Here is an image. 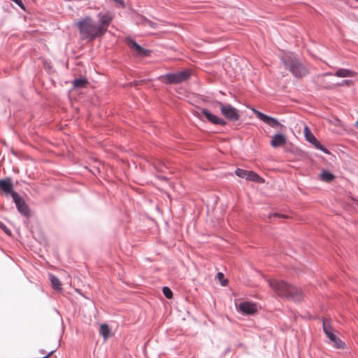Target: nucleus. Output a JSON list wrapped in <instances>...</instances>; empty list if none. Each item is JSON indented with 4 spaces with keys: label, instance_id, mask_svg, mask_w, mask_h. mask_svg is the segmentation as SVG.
Here are the masks:
<instances>
[{
    "label": "nucleus",
    "instance_id": "12",
    "mask_svg": "<svg viewBox=\"0 0 358 358\" xmlns=\"http://www.w3.org/2000/svg\"><path fill=\"white\" fill-rule=\"evenodd\" d=\"M127 44L129 47L133 49L138 55L140 56H148L149 54V50L144 49L140 45H138L135 41L133 39H129L127 41Z\"/></svg>",
    "mask_w": 358,
    "mask_h": 358
},
{
    "label": "nucleus",
    "instance_id": "2",
    "mask_svg": "<svg viewBox=\"0 0 358 358\" xmlns=\"http://www.w3.org/2000/svg\"><path fill=\"white\" fill-rule=\"evenodd\" d=\"M280 59L286 69L296 78H301L308 74L309 70L299 59L292 52H282Z\"/></svg>",
    "mask_w": 358,
    "mask_h": 358
},
{
    "label": "nucleus",
    "instance_id": "16",
    "mask_svg": "<svg viewBox=\"0 0 358 358\" xmlns=\"http://www.w3.org/2000/svg\"><path fill=\"white\" fill-rule=\"evenodd\" d=\"M322 327L324 334L331 343L336 339L337 336L334 334L331 327L326 320H323Z\"/></svg>",
    "mask_w": 358,
    "mask_h": 358
},
{
    "label": "nucleus",
    "instance_id": "4",
    "mask_svg": "<svg viewBox=\"0 0 358 358\" xmlns=\"http://www.w3.org/2000/svg\"><path fill=\"white\" fill-rule=\"evenodd\" d=\"M191 75V71L185 69L176 73H167L162 78L163 81L166 84H178L187 81L190 78Z\"/></svg>",
    "mask_w": 358,
    "mask_h": 358
},
{
    "label": "nucleus",
    "instance_id": "25",
    "mask_svg": "<svg viewBox=\"0 0 358 358\" xmlns=\"http://www.w3.org/2000/svg\"><path fill=\"white\" fill-rule=\"evenodd\" d=\"M162 292H163L164 295L167 299H171L173 297V292L169 287H164L162 289Z\"/></svg>",
    "mask_w": 358,
    "mask_h": 358
},
{
    "label": "nucleus",
    "instance_id": "20",
    "mask_svg": "<svg viewBox=\"0 0 358 358\" xmlns=\"http://www.w3.org/2000/svg\"><path fill=\"white\" fill-rule=\"evenodd\" d=\"M87 83V80L85 78H76L73 81V85L75 88H83Z\"/></svg>",
    "mask_w": 358,
    "mask_h": 358
},
{
    "label": "nucleus",
    "instance_id": "13",
    "mask_svg": "<svg viewBox=\"0 0 358 358\" xmlns=\"http://www.w3.org/2000/svg\"><path fill=\"white\" fill-rule=\"evenodd\" d=\"M0 189L6 194L13 195L15 192L13 191L12 180L10 178L0 180Z\"/></svg>",
    "mask_w": 358,
    "mask_h": 358
},
{
    "label": "nucleus",
    "instance_id": "10",
    "mask_svg": "<svg viewBox=\"0 0 358 358\" xmlns=\"http://www.w3.org/2000/svg\"><path fill=\"white\" fill-rule=\"evenodd\" d=\"M201 113L213 124L224 126L227 122L218 116L212 114L208 109L202 108Z\"/></svg>",
    "mask_w": 358,
    "mask_h": 358
},
{
    "label": "nucleus",
    "instance_id": "17",
    "mask_svg": "<svg viewBox=\"0 0 358 358\" xmlns=\"http://www.w3.org/2000/svg\"><path fill=\"white\" fill-rule=\"evenodd\" d=\"M49 279L51 282L52 288L55 290L59 291L62 289V284L60 280L54 275L50 274Z\"/></svg>",
    "mask_w": 358,
    "mask_h": 358
},
{
    "label": "nucleus",
    "instance_id": "26",
    "mask_svg": "<svg viewBox=\"0 0 358 358\" xmlns=\"http://www.w3.org/2000/svg\"><path fill=\"white\" fill-rule=\"evenodd\" d=\"M142 18V23L144 24H148L150 27H155V23L151 22L150 20H148V19H145L144 17H141Z\"/></svg>",
    "mask_w": 358,
    "mask_h": 358
},
{
    "label": "nucleus",
    "instance_id": "14",
    "mask_svg": "<svg viewBox=\"0 0 358 358\" xmlns=\"http://www.w3.org/2000/svg\"><path fill=\"white\" fill-rule=\"evenodd\" d=\"M329 73L322 74L316 77L315 82L318 84L320 87L322 88H332L335 86L331 82L327 79V76H329Z\"/></svg>",
    "mask_w": 358,
    "mask_h": 358
},
{
    "label": "nucleus",
    "instance_id": "22",
    "mask_svg": "<svg viewBox=\"0 0 358 358\" xmlns=\"http://www.w3.org/2000/svg\"><path fill=\"white\" fill-rule=\"evenodd\" d=\"M260 179H261V178L259 177V176L257 173H256L255 172L252 171H248L246 180L258 182Z\"/></svg>",
    "mask_w": 358,
    "mask_h": 358
},
{
    "label": "nucleus",
    "instance_id": "19",
    "mask_svg": "<svg viewBox=\"0 0 358 358\" xmlns=\"http://www.w3.org/2000/svg\"><path fill=\"white\" fill-rule=\"evenodd\" d=\"M334 75L337 77L345 78V77L352 76L354 75V73H353V71H352L349 69H340L336 71Z\"/></svg>",
    "mask_w": 358,
    "mask_h": 358
},
{
    "label": "nucleus",
    "instance_id": "24",
    "mask_svg": "<svg viewBox=\"0 0 358 358\" xmlns=\"http://www.w3.org/2000/svg\"><path fill=\"white\" fill-rule=\"evenodd\" d=\"M248 171H246V170H244V169H237L235 171V173L239 178H245L246 179Z\"/></svg>",
    "mask_w": 358,
    "mask_h": 358
},
{
    "label": "nucleus",
    "instance_id": "5",
    "mask_svg": "<svg viewBox=\"0 0 358 358\" xmlns=\"http://www.w3.org/2000/svg\"><path fill=\"white\" fill-rule=\"evenodd\" d=\"M217 105L220 108L222 114L230 121H237L239 120L240 115L236 108L230 104H223L222 102H217Z\"/></svg>",
    "mask_w": 358,
    "mask_h": 358
},
{
    "label": "nucleus",
    "instance_id": "18",
    "mask_svg": "<svg viewBox=\"0 0 358 358\" xmlns=\"http://www.w3.org/2000/svg\"><path fill=\"white\" fill-rule=\"evenodd\" d=\"M335 176L331 172L323 170L320 174V179L326 182H330L334 179Z\"/></svg>",
    "mask_w": 358,
    "mask_h": 358
},
{
    "label": "nucleus",
    "instance_id": "27",
    "mask_svg": "<svg viewBox=\"0 0 358 358\" xmlns=\"http://www.w3.org/2000/svg\"><path fill=\"white\" fill-rule=\"evenodd\" d=\"M352 83V81L350 80H343L342 83L336 84L335 86H343V85H350Z\"/></svg>",
    "mask_w": 358,
    "mask_h": 358
},
{
    "label": "nucleus",
    "instance_id": "28",
    "mask_svg": "<svg viewBox=\"0 0 358 358\" xmlns=\"http://www.w3.org/2000/svg\"><path fill=\"white\" fill-rule=\"evenodd\" d=\"M217 275L218 279L221 281V284L223 285H226L227 280H224L222 281V280L224 278L223 273L219 272Z\"/></svg>",
    "mask_w": 358,
    "mask_h": 358
},
{
    "label": "nucleus",
    "instance_id": "31",
    "mask_svg": "<svg viewBox=\"0 0 358 358\" xmlns=\"http://www.w3.org/2000/svg\"><path fill=\"white\" fill-rule=\"evenodd\" d=\"M113 1H115L116 3L120 5L122 7L124 6V1L123 0H113Z\"/></svg>",
    "mask_w": 358,
    "mask_h": 358
},
{
    "label": "nucleus",
    "instance_id": "6",
    "mask_svg": "<svg viewBox=\"0 0 358 358\" xmlns=\"http://www.w3.org/2000/svg\"><path fill=\"white\" fill-rule=\"evenodd\" d=\"M12 198L17 210L22 215L29 217L30 216V209L24 199L17 192L13 193Z\"/></svg>",
    "mask_w": 358,
    "mask_h": 358
},
{
    "label": "nucleus",
    "instance_id": "1",
    "mask_svg": "<svg viewBox=\"0 0 358 358\" xmlns=\"http://www.w3.org/2000/svg\"><path fill=\"white\" fill-rule=\"evenodd\" d=\"M268 285L281 298L294 301H300L303 298V293L301 288L290 285L283 280L271 279L268 280Z\"/></svg>",
    "mask_w": 358,
    "mask_h": 358
},
{
    "label": "nucleus",
    "instance_id": "32",
    "mask_svg": "<svg viewBox=\"0 0 358 358\" xmlns=\"http://www.w3.org/2000/svg\"><path fill=\"white\" fill-rule=\"evenodd\" d=\"M356 124L358 126V121L356 122Z\"/></svg>",
    "mask_w": 358,
    "mask_h": 358
},
{
    "label": "nucleus",
    "instance_id": "23",
    "mask_svg": "<svg viewBox=\"0 0 358 358\" xmlns=\"http://www.w3.org/2000/svg\"><path fill=\"white\" fill-rule=\"evenodd\" d=\"M332 343L334 347L336 349H343L345 348V343L338 337Z\"/></svg>",
    "mask_w": 358,
    "mask_h": 358
},
{
    "label": "nucleus",
    "instance_id": "15",
    "mask_svg": "<svg viewBox=\"0 0 358 358\" xmlns=\"http://www.w3.org/2000/svg\"><path fill=\"white\" fill-rule=\"evenodd\" d=\"M286 143V138L285 135L282 134H275L271 141V145L275 148L280 146H282Z\"/></svg>",
    "mask_w": 358,
    "mask_h": 358
},
{
    "label": "nucleus",
    "instance_id": "21",
    "mask_svg": "<svg viewBox=\"0 0 358 358\" xmlns=\"http://www.w3.org/2000/svg\"><path fill=\"white\" fill-rule=\"evenodd\" d=\"M110 332V329L106 324H101L100 328H99V333L103 337V338L105 340L109 337Z\"/></svg>",
    "mask_w": 358,
    "mask_h": 358
},
{
    "label": "nucleus",
    "instance_id": "11",
    "mask_svg": "<svg viewBox=\"0 0 358 358\" xmlns=\"http://www.w3.org/2000/svg\"><path fill=\"white\" fill-rule=\"evenodd\" d=\"M238 309L243 315H252L257 311L256 305L249 301L241 303L238 306Z\"/></svg>",
    "mask_w": 358,
    "mask_h": 358
},
{
    "label": "nucleus",
    "instance_id": "30",
    "mask_svg": "<svg viewBox=\"0 0 358 358\" xmlns=\"http://www.w3.org/2000/svg\"><path fill=\"white\" fill-rule=\"evenodd\" d=\"M271 217L283 218V217H285V216L283 215H280V214H278V213H273L272 215H270L269 218H271Z\"/></svg>",
    "mask_w": 358,
    "mask_h": 358
},
{
    "label": "nucleus",
    "instance_id": "9",
    "mask_svg": "<svg viewBox=\"0 0 358 358\" xmlns=\"http://www.w3.org/2000/svg\"><path fill=\"white\" fill-rule=\"evenodd\" d=\"M305 136L306 140L313 144L317 149L322 150L324 153H329L327 149H326L320 142L315 137V136L311 133L308 127H306L304 129Z\"/></svg>",
    "mask_w": 358,
    "mask_h": 358
},
{
    "label": "nucleus",
    "instance_id": "7",
    "mask_svg": "<svg viewBox=\"0 0 358 358\" xmlns=\"http://www.w3.org/2000/svg\"><path fill=\"white\" fill-rule=\"evenodd\" d=\"M254 113L256 115L257 117L259 118L260 120L264 122L265 124L269 125L270 127L273 128H278L280 127L281 129L284 127V126L279 122V121L271 116H268L259 110H254Z\"/></svg>",
    "mask_w": 358,
    "mask_h": 358
},
{
    "label": "nucleus",
    "instance_id": "3",
    "mask_svg": "<svg viewBox=\"0 0 358 358\" xmlns=\"http://www.w3.org/2000/svg\"><path fill=\"white\" fill-rule=\"evenodd\" d=\"M76 26L83 38L92 41L103 35L98 24L94 23L90 17H85L82 20L78 21Z\"/></svg>",
    "mask_w": 358,
    "mask_h": 358
},
{
    "label": "nucleus",
    "instance_id": "8",
    "mask_svg": "<svg viewBox=\"0 0 358 358\" xmlns=\"http://www.w3.org/2000/svg\"><path fill=\"white\" fill-rule=\"evenodd\" d=\"M97 17L99 21L98 26L104 34L113 20V16L109 13H99Z\"/></svg>",
    "mask_w": 358,
    "mask_h": 358
},
{
    "label": "nucleus",
    "instance_id": "29",
    "mask_svg": "<svg viewBox=\"0 0 358 358\" xmlns=\"http://www.w3.org/2000/svg\"><path fill=\"white\" fill-rule=\"evenodd\" d=\"M0 228H1L6 234H10V231L6 227L5 224L0 222Z\"/></svg>",
    "mask_w": 358,
    "mask_h": 358
}]
</instances>
